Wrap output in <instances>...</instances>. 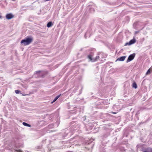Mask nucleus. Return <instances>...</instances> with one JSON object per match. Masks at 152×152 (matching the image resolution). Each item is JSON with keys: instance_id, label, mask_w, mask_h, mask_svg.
I'll list each match as a JSON object with an SVG mask.
<instances>
[{"instance_id": "19", "label": "nucleus", "mask_w": 152, "mask_h": 152, "mask_svg": "<svg viewBox=\"0 0 152 152\" xmlns=\"http://www.w3.org/2000/svg\"><path fill=\"white\" fill-rule=\"evenodd\" d=\"M23 96H25V95H23Z\"/></svg>"}, {"instance_id": "10", "label": "nucleus", "mask_w": 152, "mask_h": 152, "mask_svg": "<svg viewBox=\"0 0 152 152\" xmlns=\"http://www.w3.org/2000/svg\"><path fill=\"white\" fill-rule=\"evenodd\" d=\"M23 124L25 126H28L29 127H31V126L30 125L24 122L23 123Z\"/></svg>"}, {"instance_id": "17", "label": "nucleus", "mask_w": 152, "mask_h": 152, "mask_svg": "<svg viewBox=\"0 0 152 152\" xmlns=\"http://www.w3.org/2000/svg\"><path fill=\"white\" fill-rule=\"evenodd\" d=\"M1 18V16L0 15V18Z\"/></svg>"}, {"instance_id": "16", "label": "nucleus", "mask_w": 152, "mask_h": 152, "mask_svg": "<svg viewBox=\"0 0 152 152\" xmlns=\"http://www.w3.org/2000/svg\"><path fill=\"white\" fill-rule=\"evenodd\" d=\"M138 32V31H136V32H135V33H136V34H137V33Z\"/></svg>"}, {"instance_id": "9", "label": "nucleus", "mask_w": 152, "mask_h": 152, "mask_svg": "<svg viewBox=\"0 0 152 152\" xmlns=\"http://www.w3.org/2000/svg\"><path fill=\"white\" fill-rule=\"evenodd\" d=\"M52 25V22H49L47 24V26L48 27H50Z\"/></svg>"}, {"instance_id": "5", "label": "nucleus", "mask_w": 152, "mask_h": 152, "mask_svg": "<svg viewBox=\"0 0 152 152\" xmlns=\"http://www.w3.org/2000/svg\"><path fill=\"white\" fill-rule=\"evenodd\" d=\"M6 17L7 19L10 20L13 18L14 17V16L11 13H9L6 15Z\"/></svg>"}, {"instance_id": "2", "label": "nucleus", "mask_w": 152, "mask_h": 152, "mask_svg": "<svg viewBox=\"0 0 152 152\" xmlns=\"http://www.w3.org/2000/svg\"><path fill=\"white\" fill-rule=\"evenodd\" d=\"M94 54L91 53L88 56V58L89 61L94 62L95 61V58L93 57Z\"/></svg>"}, {"instance_id": "4", "label": "nucleus", "mask_w": 152, "mask_h": 152, "mask_svg": "<svg viewBox=\"0 0 152 152\" xmlns=\"http://www.w3.org/2000/svg\"><path fill=\"white\" fill-rule=\"evenodd\" d=\"M136 42V40L134 39L131 40L129 42H127L125 44V46L127 45H130Z\"/></svg>"}, {"instance_id": "7", "label": "nucleus", "mask_w": 152, "mask_h": 152, "mask_svg": "<svg viewBox=\"0 0 152 152\" xmlns=\"http://www.w3.org/2000/svg\"><path fill=\"white\" fill-rule=\"evenodd\" d=\"M90 36V34L88 31H87L85 35V37L86 38L87 37H89Z\"/></svg>"}, {"instance_id": "14", "label": "nucleus", "mask_w": 152, "mask_h": 152, "mask_svg": "<svg viewBox=\"0 0 152 152\" xmlns=\"http://www.w3.org/2000/svg\"><path fill=\"white\" fill-rule=\"evenodd\" d=\"M15 151L18 152H22V151L20 150H16Z\"/></svg>"}, {"instance_id": "3", "label": "nucleus", "mask_w": 152, "mask_h": 152, "mask_svg": "<svg viewBox=\"0 0 152 152\" xmlns=\"http://www.w3.org/2000/svg\"><path fill=\"white\" fill-rule=\"evenodd\" d=\"M135 56V54L134 53L130 55L128 57L127 62H129L132 60L134 58Z\"/></svg>"}, {"instance_id": "8", "label": "nucleus", "mask_w": 152, "mask_h": 152, "mask_svg": "<svg viewBox=\"0 0 152 152\" xmlns=\"http://www.w3.org/2000/svg\"><path fill=\"white\" fill-rule=\"evenodd\" d=\"M152 71V68H150L147 71L146 74L148 75L151 73V72Z\"/></svg>"}, {"instance_id": "12", "label": "nucleus", "mask_w": 152, "mask_h": 152, "mask_svg": "<svg viewBox=\"0 0 152 152\" xmlns=\"http://www.w3.org/2000/svg\"><path fill=\"white\" fill-rule=\"evenodd\" d=\"M61 95V94L59 95H58L57 96H56V97L54 99V100H53V102H55L56 101V100L58 99V98L60 97V96Z\"/></svg>"}, {"instance_id": "11", "label": "nucleus", "mask_w": 152, "mask_h": 152, "mask_svg": "<svg viewBox=\"0 0 152 152\" xmlns=\"http://www.w3.org/2000/svg\"><path fill=\"white\" fill-rule=\"evenodd\" d=\"M132 87L133 88L136 89L137 88V84L135 83H133Z\"/></svg>"}, {"instance_id": "15", "label": "nucleus", "mask_w": 152, "mask_h": 152, "mask_svg": "<svg viewBox=\"0 0 152 152\" xmlns=\"http://www.w3.org/2000/svg\"><path fill=\"white\" fill-rule=\"evenodd\" d=\"M99 58V56H96V59H98Z\"/></svg>"}, {"instance_id": "18", "label": "nucleus", "mask_w": 152, "mask_h": 152, "mask_svg": "<svg viewBox=\"0 0 152 152\" xmlns=\"http://www.w3.org/2000/svg\"><path fill=\"white\" fill-rule=\"evenodd\" d=\"M12 1H15V0H12Z\"/></svg>"}, {"instance_id": "13", "label": "nucleus", "mask_w": 152, "mask_h": 152, "mask_svg": "<svg viewBox=\"0 0 152 152\" xmlns=\"http://www.w3.org/2000/svg\"><path fill=\"white\" fill-rule=\"evenodd\" d=\"M20 92V91L18 90H17L15 91V92L17 94H18Z\"/></svg>"}, {"instance_id": "1", "label": "nucleus", "mask_w": 152, "mask_h": 152, "mask_svg": "<svg viewBox=\"0 0 152 152\" xmlns=\"http://www.w3.org/2000/svg\"><path fill=\"white\" fill-rule=\"evenodd\" d=\"M33 40L32 38L28 37L22 40L20 43L21 44H23L24 45H28L32 42Z\"/></svg>"}, {"instance_id": "6", "label": "nucleus", "mask_w": 152, "mask_h": 152, "mask_svg": "<svg viewBox=\"0 0 152 152\" xmlns=\"http://www.w3.org/2000/svg\"><path fill=\"white\" fill-rule=\"evenodd\" d=\"M126 58V56H122V57L118 58L116 60V61H123L125 60V58Z\"/></svg>"}]
</instances>
